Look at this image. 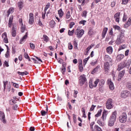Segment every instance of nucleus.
<instances>
[{
	"mask_svg": "<svg viewBox=\"0 0 131 131\" xmlns=\"http://www.w3.org/2000/svg\"><path fill=\"white\" fill-rule=\"evenodd\" d=\"M2 36L4 42H5V43H8L9 39H8V36L7 35V33L4 32L3 34H2Z\"/></svg>",
	"mask_w": 131,
	"mask_h": 131,
	"instance_id": "12",
	"label": "nucleus"
},
{
	"mask_svg": "<svg viewBox=\"0 0 131 131\" xmlns=\"http://www.w3.org/2000/svg\"><path fill=\"white\" fill-rule=\"evenodd\" d=\"M107 84L108 85V86L110 89L111 90V91L114 90L115 87H114V84L113 83L112 81L111 80V79H108L107 81Z\"/></svg>",
	"mask_w": 131,
	"mask_h": 131,
	"instance_id": "11",
	"label": "nucleus"
},
{
	"mask_svg": "<svg viewBox=\"0 0 131 131\" xmlns=\"http://www.w3.org/2000/svg\"><path fill=\"white\" fill-rule=\"evenodd\" d=\"M99 81L100 80L99 79H97L93 83V81H92V80H90L89 81V88H90V89H93V88H97V85H98V83H99Z\"/></svg>",
	"mask_w": 131,
	"mask_h": 131,
	"instance_id": "8",
	"label": "nucleus"
},
{
	"mask_svg": "<svg viewBox=\"0 0 131 131\" xmlns=\"http://www.w3.org/2000/svg\"><path fill=\"white\" fill-rule=\"evenodd\" d=\"M81 1H82L81 6H83L84 5H85V4L88 3V2H89V0H81Z\"/></svg>",
	"mask_w": 131,
	"mask_h": 131,
	"instance_id": "49",
	"label": "nucleus"
},
{
	"mask_svg": "<svg viewBox=\"0 0 131 131\" xmlns=\"http://www.w3.org/2000/svg\"><path fill=\"white\" fill-rule=\"evenodd\" d=\"M130 26H131V18L130 17L128 19V20L126 22V25H124V27L125 28H126V26L127 27H128Z\"/></svg>",
	"mask_w": 131,
	"mask_h": 131,
	"instance_id": "23",
	"label": "nucleus"
},
{
	"mask_svg": "<svg viewBox=\"0 0 131 131\" xmlns=\"http://www.w3.org/2000/svg\"><path fill=\"white\" fill-rule=\"evenodd\" d=\"M68 48L69 50H72V49H73V46L71 45V43H68Z\"/></svg>",
	"mask_w": 131,
	"mask_h": 131,
	"instance_id": "53",
	"label": "nucleus"
},
{
	"mask_svg": "<svg viewBox=\"0 0 131 131\" xmlns=\"http://www.w3.org/2000/svg\"><path fill=\"white\" fill-rule=\"evenodd\" d=\"M11 34H12V36H13L14 37L16 36V28H15V27H14V26H13V27H12V31Z\"/></svg>",
	"mask_w": 131,
	"mask_h": 131,
	"instance_id": "28",
	"label": "nucleus"
},
{
	"mask_svg": "<svg viewBox=\"0 0 131 131\" xmlns=\"http://www.w3.org/2000/svg\"><path fill=\"white\" fill-rule=\"evenodd\" d=\"M46 110H47V112H46L45 111H41V114L42 116H45V115L47 114V113H48V110H49L48 105H46Z\"/></svg>",
	"mask_w": 131,
	"mask_h": 131,
	"instance_id": "32",
	"label": "nucleus"
},
{
	"mask_svg": "<svg viewBox=\"0 0 131 131\" xmlns=\"http://www.w3.org/2000/svg\"><path fill=\"white\" fill-rule=\"evenodd\" d=\"M77 46H78L77 42H76V40H75L74 41V47L75 48H76V49H77Z\"/></svg>",
	"mask_w": 131,
	"mask_h": 131,
	"instance_id": "61",
	"label": "nucleus"
},
{
	"mask_svg": "<svg viewBox=\"0 0 131 131\" xmlns=\"http://www.w3.org/2000/svg\"><path fill=\"white\" fill-rule=\"evenodd\" d=\"M43 39L44 41H46V42H48V41H49V37H48V36H47L46 35H43Z\"/></svg>",
	"mask_w": 131,
	"mask_h": 131,
	"instance_id": "38",
	"label": "nucleus"
},
{
	"mask_svg": "<svg viewBox=\"0 0 131 131\" xmlns=\"http://www.w3.org/2000/svg\"><path fill=\"white\" fill-rule=\"evenodd\" d=\"M24 55L26 59H29V56L28 55V54H27V53L25 52Z\"/></svg>",
	"mask_w": 131,
	"mask_h": 131,
	"instance_id": "56",
	"label": "nucleus"
},
{
	"mask_svg": "<svg viewBox=\"0 0 131 131\" xmlns=\"http://www.w3.org/2000/svg\"><path fill=\"white\" fill-rule=\"evenodd\" d=\"M106 106L107 109H112L113 105H112V99H108L106 101Z\"/></svg>",
	"mask_w": 131,
	"mask_h": 131,
	"instance_id": "10",
	"label": "nucleus"
},
{
	"mask_svg": "<svg viewBox=\"0 0 131 131\" xmlns=\"http://www.w3.org/2000/svg\"><path fill=\"white\" fill-rule=\"evenodd\" d=\"M113 29H115V30H118V31H120V30H121V28H120V27H119L117 25L114 26Z\"/></svg>",
	"mask_w": 131,
	"mask_h": 131,
	"instance_id": "39",
	"label": "nucleus"
},
{
	"mask_svg": "<svg viewBox=\"0 0 131 131\" xmlns=\"http://www.w3.org/2000/svg\"><path fill=\"white\" fill-rule=\"evenodd\" d=\"M97 123L100 126H104V125H105V121H103V120H98Z\"/></svg>",
	"mask_w": 131,
	"mask_h": 131,
	"instance_id": "26",
	"label": "nucleus"
},
{
	"mask_svg": "<svg viewBox=\"0 0 131 131\" xmlns=\"http://www.w3.org/2000/svg\"><path fill=\"white\" fill-rule=\"evenodd\" d=\"M127 88H128V89L131 91V83H127Z\"/></svg>",
	"mask_w": 131,
	"mask_h": 131,
	"instance_id": "60",
	"label": "nucleus"
},
{
	"mask_svg": "<svg viewBox=\"0 0 131 131\" xmlns=\"http://www.w3.org/2000/svg\"><path fill=\"white\" fill-rule=\"evenodd\" d=\"M24 3L22 2H19L17 3V6L18 7L19 10H22V9H23V7H24Z\"/></svg>",
	"mask_w": 131,
	"mask_h": 131,
	"instance_id": "24",
	"label": "nucleus"
},
{
	"mask_svg": "<svg viewBox=\"0 0 131 131\" xmlns=\"http://www.w3.org/2000/svg\"><path fill=\"white\" fill-rule=\"evenodd\" d=\"M74 25H75V23H74V22H71L70 24V28H72Z\"/></svg>",
	"mask_w": 131,
	"mask_h": 131,
	"instance_id": "62",
	"label": "nucleus"
},
{
	"mask_svg": "<svg viewBox=\"0 0 131 131\" xmlns=\"http://www.w3.org/2000/svg\"><path fill=\"white\" fill-rule=\"evenodd\" d=\"M13 19H14V16L13 15H11L10 16L9 19V23H8V27H10V28L12 27Z\"/></svg>",
	"mask_w": 131,
	"mask_h": 131,
	"instance_id": "18",
	"label": "nucleus"
},
{
	"mask_svg": "<svg viewBox=\"0 0 131 131\" xmlns=\"http://www.w3.org/2000/svg\"><path fill=\"white\" fill-rule=\"evenodd\" d=\"M125 48H126L125 45H122L120 46L119 50V51H120L121 50H123L124 49H125Z\"/></svg>",
	"mask_w": 131,
	"mask_h": 131,
	"instance_id": "55",
	"label": "nucleus"
},
{
	"mask_svg": "<svg viewBox=\"0 0 131 131\" xmlns=\"http://www.w3.org/2000/svg\"><path fill=\"white\" fill-rule=\"evenodd\" d=\"M73 121L74 122V123H76V115L75 114H73Z\"/></svg>",
	"mask_w": 131,
	"mask_h": 131,
	"instance_id": "50",
	"label": "nucleus"
},
{
	"mask_svg": "<svg viewBox=\"0 0 131 131\" xmlns=\"http://www.w3.org/2000/svg\"><path fill=\"white\" fill-rule=\"evenodd\" d=\"M107 118V113L106 112H103L102 115L101 116V120H103V121H106V119Z\"/></svg>",
	"mask_w": 131,
	"mask_h": 131,
	"instance_id": "21",
	"label": "nucleus"
},
{
	"mask_svg": "<svg viewBox=\"0 0 131 131\" xmlns=\"http://www.w3.org/2000/svg\"><path fill=\"white\" fill-rule=\"evenodd\" d=\"M88 14V12H86V11L84 10V11H83V12L82 13V17H84V18H86V15Z\"/></svg>",
	"mask_w": 131,
	"mask_h": 131,
	"instance_id": "43",
	"label": "nucleus"
},
{
	"mask_svg": "<svg viewBox=\"0 0 131 131\" xmlns=\"http://www.w3.org/2000/svg\"><path fill=\"white\" fill-rule=\"evenodd\" d=\"M95 124V122H92L90 124V128L91 129V130H94L95 129V127H93L94 126V125Z\"/></svg>",
	"mask_w": 131,
	"mask_h": 131,
	"instance_id": "40",
	"label": "nucleus"
},
{
	"mask_svg": "<svg viewBox=\"0 0 131 131\" xmlns=\"http://www.w3.org/2000/svg\"><path fill=\"white\" fill-rule=\"evenodd\" d=\"M128 94L129 92L127 91H122L121 93V98H127V97H128Z\"/></svg>",
	"mask_w": 131,
	"mask_h": 131,
	"instance_id": "15",
	"label": "nucleus"
},
{
	"mask_svg": "<svg viewBox=\"0 0 131 131\" xmlns=\"http://www.w3.org/2000/svg\"><path fill=\"white\" fill-rule=\"evenodd\" d=\"M30 46L32 50H34V49L35 48V45L32 43H30Z\"/></svg>",
	"mask_w": 131,
	"mask_h": 131,
	"instance_id": "51",
	"label": "nucleus"
},
{
	"mask_svg": "<svg viewBox=\"0 0 131 131\" xmlns=\"http://www.w3.org/2000/svg\"><path fill=\"white\" fill-rule=\"evenodd\" d=\"M123 58H124V55L123 54H119L117 56V61L118 62H119L120 61H121Z\"/></svg>",
	"mask_w": 131,
	"mask_h": 131,
	"instance_id": "20",
	"label": "nucleus"
},
{
	"mask_svg": "<svg viewBox=\"0 0 131 131\" xmlns=\"http://www.w3.org/2000/svg\"><path fill=\"white\" fill-rule=\"evenodd\" d=\"M104 84H105V81L103 79L100 80L99 81V85H100V86H103Z\"/></svg>",
	"mask_w": 131,
	"mask_h": 131,
	"instance_id": "44",
	"label": "nucleus"
},
{
	"mask_svg": "<svg viewBox=\"0 0 131 131\" xmlns=\"http://www.w3.org/2000/svg\"><path fill=\"white\" fill-rule=\"evenodd\" d=\"M86 23V20H81L79 21V24H82L83 25H84Z\"/></svg>",
	"mask_w": 131,
	"mask_h": 131,
	"instance_id": "54",
	"label": "nucleus"
},
{
	"mask_svg": "<svg viewBox=\"0 0 131 131\" xmlns=\"http://www.w3.org/2000/svg\"><path fill=\"white\" fill-rule=\"evenodd\" d=\"M17 108H18V105H17V104L13 105V110H17Z\"/></svg>",
	"mask_w": 131,
	"mask_h": 131,
	"instance_id": "63",
	"label": "nucleus"
},
{
	"mask_svg": "<svg viewBox=\"0 0 131 131\" xmlns=\"http://www.w3.org/2000/svg\"><path fill=\"white\" fill-rule=\"evenodd\" d=\"M85 81H86V78L85 77V75L83 74L81 75L79 78V84L81 86H82L84 83H85Z\"/></svg>",
	"mask_w": 131,
	"mask_h": 131,
	"instance_id": "7",
	"label": "nucleus"
},
{
	"mask_svg": "<svg viewBox=\"0 0 131 131\" xmlns=\"http://www.w3.org/2000/svg\"><path fill=\"white\" fill-rule=\"evenodd\" d=\"M4 91H6L7 93L11 92V82H8V81H4Z\"/></svg>",
	"mask_w": 131,
	"mask_h": 131,
	"instance_id": "5",
	"label": "nucleus"
},
{
	"mask_svg": "<svg viewBox=\"0 0 131 131\" xmlns=\"http://www.w3.org/2000/svg\"><path fill=\"white\" fill-rule=\"evenodd\" d=\"M50 6H51V4H50V3H47L44 9L45 14L47 13V10H48V9H49V8H50Z\"/></svg>",
	"mask_w": 131,
	"mask_h": 131,
	"instance_id": "36",
	"label": "nucleus"
},
{
	"mask_svg": "<svg viewBox=\"0 0 131 131\" xmlns=\"http://www.w3.org/2000/svg\"><path fill=\"white\" fill-rule=\"evenodd\" d=\"M99 69H100V67H96V68H95L93 71H92L91 72V74H95V73H97V72H98V71H99Z\"/></svg>",
	"mask_w": 131,
	"mask_h": 131,
	"instance_id": "30",
	"label": "nucleus"
},
{
	"mask_svg": "<svg viewBox=\"0 0 131 131\" xmlns=\"http://www.w3.org/2000/svg\"><path fill=\"white\" fill-rule=\"evenodd\" d=\"M30 19L29 20V24H33V22H34V15L33 13H30L29 14Z\"/></svg>",
	"mask_w": 131,
	"mask_h": 131,
	"instance_id": "14",
	"label": "nucleus"
},
{
	"mask_svg": "<svg viewBox=\"0 0 131 131\" xmlns=\"http://www.w3.org/2000/svg\"><path fill=\"white\" fill-rule=\"evenodd\" d=\"M96 108V105H92L90 108V111H94V110Z\"/></svg>",
	"mask_w": 131,
	"mask_h": 131,
	"instance_id": "59",
	"label": "nucleus"
},
{
	"mask_svg": "<svg viewBox=\"0 0 131 131\" xmlns=\"http://www.w3.org/2000/svg\"><path fill=\"white\" fill-rule=\"evenodd\" d=\"M124 74H125V71L124 70L119 72L118 76V81H120L121 80V78L124 76Z\"/></svg>",
	"mask_w": 131,
	"mask_h": 131,
	"instance_id": "13",
	"label": "nucleus"
},
{
	"mask_svg": "<svg viewBox=\"0 0 131 131\" xmlns=\"http://www.w3.org/2000/svg\"><path fill=\"white\" fill-rule=\"evenodd\" d=\"M126 119H127V115L125 113H123L122 115L119 117V121L121 123H124L126 122Z\"/></svg>",
	"mask_w": 131,
	"mask_h": 131,
	"instance_id": "6",
	"label": "nucleus"
},
{
	"mask_svg": "<svg viewBox=\"0 0 131 131\" xmlns=\"http://www.w3.org/2000/svg\"><path fill=\"white\" fill-rule=\"evenodd\" d=\"M102 113V110H100V111H99L97 113V114L96 115H95V117H99V116H100V115H101Z\"/></svg>",
	"mask_w": 131,
	"mask_h": 131,
	"instance_id": "47",
	"label": "nucleus"
},
{
	"mask_svg": "<svg viewBox=\"0 0 131 131\" xmlns=\"http://www.w3.org/2000/svg\"><path fill=\"white\" fill-rule=\"evenodd\" d=\"M106 52L108 54H112V52H113V49L112 48V47L109 46L106 48Z\"/></svg>",
	"mask_w": 131,
	"mask_h": 131,
	"instance_id": "25",
	"label": "nucleus"
},
{
	"mask_svg": "<svg viewBox=\"0 0 131 131\" xmlns=\"http://www.w3.org/2000/svg\"><path fill=\"white\" fill-rule=\"evenodd\" d=\"M49 25L51 28H54L56 25V23L54 20H51Z\"/></svg>",
	"mask_w": 131,
	"mask_h": 131,
	"instance_id": "27",
	"label": "nucleus"
},
{
	"mask_svg": "<svg viewBox=\"0 0 131 131\" xmlns=\"http://www.w3.org/2000/svg\"><path fill=\"white\" fill-rule=\"evenodd\" d=\"M58 14L59 15V17H62L63 15H64V13L63 12V11H62V9H60L58 10Z\"/></svg>",
	"mask_w": 131,
	"mask_h": 131,
	"instance_id": "42",
	"label": "nucleus"
},
{
	"mask_svg": "<svg viewBox=\"0 0 131 131\" xmlns=\"http://www.w3.org/2000/svg\"><path fill=\"white\" fill-rule=\"evenodd\" d=\"M21 28V32H24L25 30H26V27H25V25H23V23H21V25H20Z\"/></svg>",
	"mask_w": 131,
	"mask_h": 131,
	"instance_id": "33",
	"label": "nucleus"
},
{
	"mask_svg": "<svg viewBox=\"0 0 131 131\" xmlns=\"http://www.w3.org/2000/svg\"><path fill=\"white\" fill-rule=\"evenodd\" d=\"M61 72H62V74H64L65 73V72H66V67H63L62 68Z\"/></svg>",
	"mask_w": 131,
	"mask_h": 131,
	"instance_id": "58",
	"label": "nucleus"
},
{
	"mask_svg": "<svg viewBox=\"0 0 131 131\" xmlns=\"http://www.w3.org/2000/svg\"><path fill=\"white\" fill-rule=\"evenodd\" d=\"M89 59H90V57H88L83 60V65H85L86 64Z\"/></svg>",
	"mask_w": 131,
	"mask_h": 131,
	"instance_id": "46",
	"label": "nucleus"
},
{
	"mask_svg": "<svg viewBox=\"0 0 131 131\" xmlns=\"http://www.w3.org/2000/svg\"><path fill=\"white\" fill-rule=\"evenodd\" d=\"M124 40H125L124 33L121 32L120 34L117 36V39L116 40V45H121L122 42H124Z\"/></svg>",
	"mask_w": 131,
	"mask_h": 131,
	"instance_id": "3",
	"label": "nucleus"
},
{
	"mask_svg": "<svg viewBox=\"0 0 131 131\" xmlns=\"http://www.w3.org/2000/svg\"><path fill=\"white\" fill-rule=\"evenodd\" d=\"M104 60L105 62L104 66V70L105 71V74H107L109 71V69H110V63L112 62V59L109 55H106L104 56Z\"/></svg>",
	"mask_w": 131,
	"mask_h": 131,
	"instance_id": "1",
	"label": "nucleus"
},
{
	"mask_svg": "<svg viewBox=\"0 0 131 131\" xmlns=\"http://www.w3.org/2000/svg\"><path fill=\"white\" fill-rule=\"evenodd\" d=\"M17 73L19 74V75H27L28 74V72H17Z\"/></svg>",
	"mask_w": 131,
	"mask_h": 131,
	"instance_id": "34",
	"label": "nucleus"
},
{
	"mask_svg": "<svg viewBox=\"0 0 131 131\" xmlns=\"http://www.w3.org/2000/svg\"><path fill=\"white\" fill-rule=\"evenodd\" d=\"M30 131H34V130H35V128L34 127H30Z\"/></svg>",
	"mask_w": 131,
	"mask_h": 131,
	"instance_id": "64",
	"label": "nucleus"
},
{
	"mask_svg": "<svg viewBox=\"0 0 131 131\" xmlns=\"http://www.w3.org/2000/svg\"><path fill=\"white\" fill-rule=\"evenodd\" d=\"M12 83H13V86H14V88H16V89H19V84L16 83H14L13 82H12Z\"/></svg>",
	"mask_w": 131,
	"mask_h": 131,
	"instance_id": "52",
	"label": "nucleus"
},
{
	"mask_svg": "<svg viewBox=\"0 0 131 131\" xmlns=\"http://www.w3.org/2000/svg\"><path fill=\"white\" fill-rule=\"evenodd\" d=\"M71 17V15L70 14V11H68L66 14V19H69Z\"/></svg>",
	"mask_w": 131,
	"mask_h": 131,
	"instance_id": "45",
	"label": "nucleus"
},
{
	"mask_svg": "<svg viewBox=\"0 0 131 131\" xmlns=\"http://www.w3.org/2000/svg\"><path fill=\"white\" fill-rule=\"evenodd\" d=\"M0 119L3 121V123H6V120H5V114L0 111Z\"/></svg>",
	"mask_w": 131,
	"mask_h": 131,
	"instance_id": "19",
	"label": "nucleus"
},
{
	"mask_svg": "<svg viewBox=\"0 0 131 131\" xmlns=\"http://www.w3.org/2000/svg\"><path fill=\"white\" fill-rule=\"evenodd\" d=\"M120 17V13L118 12L115 14L114 19L116 22H118V23H119Z\"/></svg>",
	"mask_w": 131,
	"mask_h": 131,
	"instance_id": "16",
	"label": "nucleus"
},
{
	"mask_svg": "<svg viewBox=\"0 0 131 131\" xmlns=\"http://www.w3.org/2000/svg\"><path fill=\"white\" fill-rule=\"evenodd\" d=\"M129 65H130V63H127V61H126V64L125 62L121 63L118 65L117 70L118 71H120L121 69H123L125 66H129Z\"/></svg>",
	"mask_w": 131,
	"mask_h": 131,
	"instance_id": "9",
	"label": "nucleus"
},
{
	"mask_svg": "<svg viewBox=\"0 0 131 131\" xmlns=\"http://www.w3.org/2000/svg\"><path fill=\"white\" fill-rule=\"evenodd\" d=\"M6 46L7 48V51L6 53L5 54V57L6 58H8V57H10V51H9V47H8V46L6 45Z\"/></svg>",
	"mask_w": 131,
	"mask_h": 131,
	"instance_id": "35",
	"label": "nucleus"
},
{
	"mask_svg": "<svg viewBox=\"0 0 131 131\" xmlns=\"http://www.w3.org/2000/svg\"><path fill=\"white\" fill-rule=\"evenodd\" d=\"M79 68L80 72H82L83 71V67L82 66V62L81 61L79 65Z\"/></svg>",
	"mask_w": 131,
	"mask_h": 131,
	"instance_id": "37",
	"label": "nucleus"
},
{
	"mask_svg": "<svg viewBox=\"0 0 131 131\" xmlns=\"http://www.w3.org/2000/svg\"><path fill=\"white\" fill-rule=\"evenodd\" d=\"M13 13H14V8L11 7L7 11V17H9V16H10L11 14H13Z\"/></svg>",
	"mask_w": 131,
	"mask_h": 131,
	"instance_id": "22",
	"label": "nucleus"
},
{
	"mask_svg": "<svg viewBox=\"0 0 131 131\" xmlns=\"http://www.w3.org/2000/svg\"><path fill=\"white\" fill-rule=\"evenodd\" d=\"M68 34L70 36H72V35H73V34H74V29H73L72 31L69 30Z\"/></svg>",
	"mask_w": 131,
	"mask_h": 131,
	"instance_id": "41",
	"label": "nucleus"
},
{
	"mask_svg": "<svg viewBox=\"0 0 131 131\" xmlns=\"http://www.w3.org/2000/svg\"><path fill=\"white\" fill-rule=\"evenodd\" d=\"M117 116V112L115 111L112 113L108 121V126H113L114 123L116 121V116Z\"/></svg>",
	"mask_w": 131,
	"mask_h": 131,
	"instance_id": "2",
	"label": "nucleus"
},
{
	"mask_svg": "<svg viewBox=\"0 0 131 131\" xmlns=\"http://www.w3.org/2000/svg\"><path fill=\"white\" fill-rule=\"evenodd\" d=\"M93 47H95L94 44H92L91 46H90L89 47H88L86 48V54H85V55H88V53H89L90 50H91V49H92L93 48Z\"/></svg>",
	"mask_w": 131,
	"mask_h": 131,
	"instance_id": "29",
	"label": "nucleus"
},
{
	"mask_svg": "<svg viewBox=\"0 0 131 131\" xmlns=\"http://www.w3.org/2000/svg\"><path fill=\"white\" fill-rule=\"evenodd\" d=\"M129 2V0H122V5H127V3Z\"/></svg>",
	"mask_w": 131,
	"mask_h": 131,
	"instance_id": "48",
	"label": "nucleus"
},
{
	"mask_svg": "<svg viewBox=\"0 0 131 131\" xmlns=\"http://www.w3.org/2000/svg\"><path fill=\"white\" fill-rule=\"evenodd\" d=\"M75 34L77 35L78 38H80L84 34V30L83 29L80 30V28L78 27L75 31Z\"/></svg>",
	"mask_w": 131,
	"mask_h": 131,
	"instance_id": "4",
	"label": "nucleus"
},
{
	"mask_svg": "<svg viewBox=\"0 0 131 131\" xmlns=\"http://www.w3.org/2000/svg\"><path fill=\"white\" fill-rule=\"evenodd\" d=\"M93 131H102V129L99 126L95 125L94 126V129Z\"/></svg>",
	"mask_w": 131,
	"mask_h": 131,
	"instance_id": "31",
	"label": "nucleus"
},
{
	"mask_svg": "<svg viewBox=\"0 0 131 131\" xmlns=\"http://www.w3.org/2000/svg\"><path fill=\"white\" fill-rule=\"evenodd\" d=\"M107 31H108V28H104L103 29L102 33H105L106 34H107Z\"/></svg>",
	"mask_w": 131,
	"mask_h": 131,
	"instance_id": "57",
	"label": "nucleus"
},
{
	"mask_svg": "<svg viewBox=\"0 0 131 131\" xmlns=\"http://www.w3.org/2000/svg\"><path fill=\"white\" fill-rule=\"evenodd\" d=\"M27 37H28V33L27 32L26 34L23 36V37L20 39V43L22 45V43H23L24 41L26 40Z\"/></svg>",
	"mask_w": 131,
	"mask_h": 131,
	"instance_id": "17",
	"label": "nucleus"
}]
</instances>
